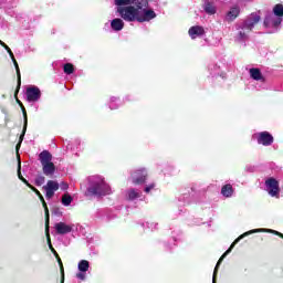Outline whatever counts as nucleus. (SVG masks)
Segmentation results:
<instances>
[{"label":"nucleus","instance_id":"obj_30","mask_svg":"<svg viewBox=\"0 0 283 283\" xmlns=\"http://www.w3.org/2000/svg\"><path fill=\"white\" fill-rule=\"evenodd\" d=\"M0 45H2V48H4V50H7L8 54H10V52H12V50L10 49V46H8V44H6L3 41L0 40Z\"/></svg>","mask_w":283,"mask_h":283},{"label":"nucleus","instance_id":"obj_28","mask_svg":"<svg viewBox=\"0 0 283 283\" xmlns=\"http://www.w3.org/2000/svg\"><path fill=\"white\" fill-rule=\"evenodd\" d=\"M221 262L222 261H220V259H219V261H218V263L214 268V272H213V276H212V283H216V275H218V268L220 266Z\"/></svg>","mask_w":283,"mask_h":283},{"label":"nucleus","instance_id":"obj_22","mask_svg":"<svg viewBox=\"0 0 283 283\" xmlns=\"http://www.w3.org/2000/svg\"><path fill=\"white\" fill-rule=\"evenodd\" d=\"M128 200H136L140 196V190L130 188L126 193Z\"/></svg>","mask_w":283,"mask_h":283},{"label":"nucleus","instance_id":"obj_31","mask_svg":"<svg viewBox=\"0 0 283 283\" xmlns=\"http://www.w3.org/2000/svg\"><path fill=\"white\" fill-rule=\"evenodd\" d=\"M154 187H156V184H150V185L146 186L145 192L149 193V191H151V189H154Z\"/></svg>","mask_w":283,"mask_h":283},{"label":"nucleus","instance_id":"obj_12","mask_svg":"<svg viewBox=\"0 0 283 283\" xmlns=\"http://www.w3.org/2000/svg\"><path fill=\"white\" fill-rule=\"evenodd\" d=\"M59 181H54V180H49L46 182V185L43 187L44 191H45V196L48 198V200H50L51 198H54V193H56V191H59Z\"/></svg>","mask_w":283,"mask_h":283},{"label":"nucleus","instance_id":"obj_5","mask_svg":"<svg viewBox=\"0 0 283 283\" xmlns=\"http://www.w3.org/2000/svg\"><path fill=\"white\" fill-rule=\"evenodd\" d=\"M39 157L44 176H54L56 166H54V163H52V154H50L48 150H43Z\"/></svg>","mask_w":283,"mask_h":283},{"label":"nucleus","instance_id":"obj_2","mask_svg":"<svg viewBox=\"0 0 283 283\" xmlns=\"http://www.w3.org/2000/svg\"><path fill=\"white\" fill-rule=\"evenodd\" d=\"M258 23H260V13H251L245 20L237 25L238 33L234 41H237V43L249 41V35Z\"/></svg>","mask_w":283,"mask_h":283},{"label":"nucleus","instance_id":"obj_27","mask_svg":"<svg viewBox=\"0 0 283 283\" xmlns=\"http://www.w3.org/2000/svg\"><path fill=\"white\" fill-rule=\"evenodd\" d=\"M64 74H73L74 73V65L72 63L64 64Z\"/></svg>","mask_w":283,"mask_h":283},{"label":"nucleus","instance_id":"obj_20","mask_svg":"<svg viewBox=\"0 0 283 283\" xmlns=\"http://www.w3.org/2000/svg\"><path fill=\"white\" fill-rule=\"evenodd\" d=\"M111 27L113 30H115V32H120V30H123V28H125V22H123L122 19H114L111 22Z\"/></svg>","mask_w":283,"mask_h":283},{"label":"nucleus","instance_id":"obj_19","mask_svg":"<svg viewBox=\"0 0 283 283\" xmlns=\"http://www.w3.org/2000/svg\"><path fill=\"white\" fill-rule=\"evenodd\" d=\"M250 76L254 81H261V83H264V75H262V72H260L259 69H250Z\"/></svg>","mask_w":283,"mask_h":283},{"label":"nucleus","instance_id":"obj_36","mask_svg":"<svg viewBox=\"0 0 283 283\" xmlns=\"http://www.w3.org/2000/svg\"><path fill=\"white\" fill-rule=\"evenodd\" d=\"M111 109H116V107H114V106L111 105Z\"/></svg>","mask_w":283,"mask_h":283},{"label":"nucleus","instance_id":"obj_16","mask_svg":"<svg viewBox=\"0 0 283 283\" xmlns=\"http://www.w3.org/2000/svg\"><path fill=\"white\" fill-rule=\"evenodd\" d=\"M237 17H240V6L234 4L228 11V13L226 15V20H228V21H235Z\"/></svg>","mask_w":283,"mask_h":283},{"label":"nucleus","instance_id":"obj_3","mask_svg":"<svg viewBox=\"0 0 283 283\" xmlns=\"http://www.w3.org/2000/svg\"><path fill=\"white\" fill-rule=\"evenodd\" d=\"M91 196L101 198L103 196H109L112 193V187L101 176H94L90 178V186L87 188Z\"/></svg>","mask_w":283,"mask_h":283},{"label":"nucleus","instance_id":"obj_33","mask_svg":"<svg viewBox=\"0 0 283 283\" xmlns=\"http://www.w3.org/2000/svg\"><path fill=\"white\" fill-rule=\"evenodd\" d=\"M29 188L32 189L34 191V193H36V196H41V192L36 188H34L32 186Z\"/></svg>","mask_w":283,"mask_h":283},{"label":"nucleus","instance_id":"obj_1","mask_svg":"<svg viewBox=\"0 0 283 283\" xmlns=\"http://www.w3.org/2000/svg\"><path fill=\"white\" fill-rule=\"evenodd\" d=\"M115 6H118L117 12L124 21L145 23L156 19V12L149 9L147 0H115Z\"/></svg>","mask_w":283,"mask_h":283},{"label":"nucleus","instance_id":"obj_9","mask_svg":"<svg viewBox=\"0 0 283 283\" xmlns=\"http://www.w3.org/2000/svg\"><path fill=\"white\" fill-rule=\"evenodd\" d=\"M77 271L78 272L76 273L75 277L82 282H85V280H87V271H90V261L81 260L77 264Z\"/></svg>","mask_w":283,"mask_h":283},{"label":"nucleus","instance_id":"obj_24","mask_svg":"<svg viewBox=\"0 0 283 283\" xmlns=\"http://www.w3.org/2000/svg\"><path fill=\"white\" fill-rule=\"evenodd\" d=\"M272 14H274L275 17H279V19H281L283 21V6L282 4H276L273 8Z\"/></svg>","mask_w":283,"mask_h":283},{"label":"nucleus","instance_id":"obj_8","mask_svg":"<svg viewBox=\"0 0 283 283\" xmlns=\"http://www.w3.org/2000/svg\"><path fill=\"white\" fill-rule=\"evenodd\" d=\"M265 189L272 198H280V184L277 180L270 178L265 181Z\"/></svg>","mask_w":283,"mask_h":283},{"label":"nucleus","instance_id":"obj_14","mask_svg":"<svg viewBox=\"0 0 283 283\" xmlns=\"http://www.w3.org/2000/svg\"><path fill=\"white\" fill-rule=\"evenodd\" d=\"M55 231L60 235H65V233H72V226L65 223V222H59L55 223Z\"/></svg>","mask_w":283,"mask_h":283},{"label":"nucleus","instance_id":"obj_7","mask_svg":"<svg viewBox=\"0 0 283 283\" xmlns=\"http://www.w3.org/2000/svg\"><path fill=\"white\" fill-rule=\"evenodd\" d=\"M39 198H40L41 202L43 203V207H44L45 213H46L45 233H46L49 249H51V251L54 253V255H56V258H59L56 250H54V248L52 247V240L50 239V212L48 210V203H45V199L43 198V195H40Z\"/></svg>","mask_w":283,"mask_h":283},{"label":"nucleus","instance_id":"obj_18","mask_svg":"<svg viewBox=\"0 0 283 283\" xmlns=\"http://www.w3.org/2000/svg\"><path fill=\"white\" fill-rule=\"evenodd\" d=\"M203 8L207 14H216V4L213 3V0H205Z\"/></svg>","mask_w":283,"mask_h":283},{"label":"nucleus","instance_id":"obj_29","mask_svg":"<svg viewBox=\"0 0 283 283\" xmlns=\"http://www.w3.org/2000/svg\"><path fill=\"white\" fill-rule=\"evenodd\" d=\"M35 182H36V185H43V182H45V177L39 176V177L35 179Z\"/></svg>","mask_w":283,"mask_h":283},{"label":"nucleus","instance_id":"obj_4","mask_svg":"<svg viewBox=\"0 0 283 283\" xmlns=\"http://www.w3.org/2000/svg\"><path fill=\"white\" fill-rule=\"evenodd\" d=\"M253 233H274V235H279V238H282L283 240V234L282 232H277L275 230H272V229H264V228H261V229H253V230H250L248 232H244L243 234L239 235L233 242L232 244L230 245V248L221 255L220 258V262H222V260L226 259V256L231 253V251H233V249L235 248V244H238V242H240V240H244V238H247V235H253Z\"/></svg>","mask_w":283,"mask_h":283},{"label":"nucleus","instance_id":"obj_35","mask_svg":"<svg viewBox=\"0 0 283 283\" xmlns=\"http://www.w3.org/2000/svg\"><path fill=\"white\" fill-rule=\"evenodd\" d=\"M57 260H59V262H60L61 269H63V263L61 262V259L59 258Z\"/></svg>","mask_w":283,"mask_h":283},{"label":"nucleus","instance_id":"obj_10","mask_svg":"<svg viewBox=\"0 0 283 283\" xmlns=\"http://www.w3.org/2000/svg\"><path fill=\"white\" fill-rule=\"evenodd\" d=\"M253 137L256 138L259 145H263L264 147L273 145V135L269 132L256 133Z\"/></svg>","mask_w":283,"mask_h":283},{"label":"nucleus","instance_id":"obj_21","mask_svg":"<svg viewBox=\"0 0 283 283\" xmlns=\"http://www.w3.org/2000/svg\"><path fill=\"white\" fill-rule=\"evenodd\" d=\"M221 193L222 196H224V198H231L233 196V186H231L230 184L224 185L221 188Z\"/></svg>","mask_w":283,"mask_h":283},{"label":"nucleus","instance_id":"obj_32","mask_svg":"<svg viewBox=\"0 0 283 283\" xmlns=\"http://www.w3.org/2000/svg\"><path fill=\"white\" fill-rule=\"evenodd\" d=\"M60 187H61L62 191H67V189H70V186L66 182H62L60 185Z\"/></svg>","mask_w":283,"mask_h":283},{"label":"nucleus","instance_id":"obj_23","mask_svg":"<svg viewBox=\"0 0 283 283\" xmlns=\"http://www.w3.org/2000/svg\"><path fill=\"white\" fill-rule=\"evenodd\" d=\"M11 61H13L14 67L18 74V85H21V71L19 70V63H17V59H14V53L10 52Z\"/></svg>","mask_w":283,"mask_h":283},{"label":"nucleus","instance_id":"obj_26","mask_svg":"<svg viewBox=\"0 0 283 283\" xmlns=\"http://www.w3.org/2000/svg\"><path fill=\"white\" fill-rule=\"evenodd\" d=\"M18 177L20 180L24 182V185H27V187H32V185H30L28 180L23 178V175H21V161H19V165H18Z\"/></svg>","mask_w":283,"mask_h":283},{"label":"nucleus","instance_id":"obj_6","mask_svg":"<svg viewBox=\"0 0 283 283\" xmlns=\"http://www.w3.org/2000/svg\"><path fill=\"white\" fill-rule=\"evenodd\" d=\"M282 25V20L280 17L275 15L274 13H270L264 19V27L270 32H277V28Z\"/></svg>","mask_w":283,"mask_h":283},{"label":"nucleus","instance_id":"obj_11","mask_svg":"<svg viewBox=\"0 0 283 283\" xmlns=\"http://www.w3.org/2000/svg\"><path fill=\"white\" fill-rule=\"evenodd\" d=\"M133 185H145L147 181V170L139 169L132 174L130 176Z\"/></svg>","mask_w":283,"mask_h":283},{"label":"nucleus","instance_id":"obj_15","mask_svg":"<svg viewBox=\"0 0 283 283\" xmlns=\"http://www.w3.org/2000/svg\"><path fill=\"white\" fill-rule=\"evenodd\" d=\"M17 102L22 107V112L24 116V126H23L22 135L20 136L19 144L17 145V149H19V147H21V143H23V137L25 136V132L28 129V114L25 113V107H23V103H21V101L19 99H17Z\"/></svg>","mask_w":283,"mask_h":283},{"label":"nucleus","instance_id":"obj_25","mask_svg":"<svg viewBox=\"0 0 283 283\" xmlns=\"http://www.w3.org/2000/svg\"><path fill=\"white\" fill-rule=\"evenodd\" d=\"M72 200H74V199L72 198V196L70 193H64L62 196V205L64 207H70V205H72Z\"/></svg>","mask_w":283,"mask_h":283},{"label":"nucleus","instance_id":"obj_34","mask_svg":"<svg viewBox=\"0 0 283 283\" xmlns=\"http://www.w3.org/2000/svg\"><path fill=\"white\" fill-rule=\"evenodd\" d=\"M65 282V275L63 274V270H62V283Z\"/></svg>","mask_w":283,"mask_h":283},{"label":"nucleus","instance_id":"obj_37","mask_svg":"<svg viewBox=\"0 0 283 283\" xmlns=\"http://www.w3.org/2000/svg\"><path fill=\"white\" fill-rule=\"evenodd\" d=\"M111 101H113V102H114V101H116V98H115V97H113Z\"/></svg>","mask_w":283,"mask_h":283},{"label":"nucleus","instance_id":"obj_13","mask_svg":"<svg viewBox=\"0 0 283 283\" xmlns=\"http://www.w3.org/2000/svg\"><path fill=\"white\" fill-rule=\"evenodd\" d=\"M41 98V90L36 86H30L27 88V101L29 103H36Z\"/></svg>","mask_w":283,"mask_h":283},{"label":"nucleus","instance_id":"obj_17","mask_svg":"<svg viewBox=\"0 0 283 283\" xmlns=\"http://www.w3.org/2000/svg\"><path fill=\"white\" fill-rule=\"evenodd\" d=\"M188 34L191 39H198V36L205 34V28L200 25L192 27L189 29Z\"/></svg>","mask_w":283,"mask_h":283}]
</instances>
